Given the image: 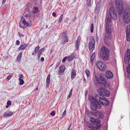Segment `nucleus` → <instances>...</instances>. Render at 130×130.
<instances>
[{
  "label": "nucleus",
  "mask_w": 130,
  "mask_h": 130,
  "mask_svg": "<svg viewBox=\"0 0 130 130\" xmlns=\"http://www.w3.org/2000/svg\"><path fill=\"white\" fill-rule=\"evenodd\" d=\"M109 51L107 48L105 46L102 47L100 51L101 58L104 60H107L109 58Z\"/></svg>",
  "instance_id": "nucleus-1"
},
{
  "label": "nucleus",
  "mask_w": 130,
  "mask_h": 130,
  "mask_svg": "<svg viewBox=\"0 0 130 130\" xmlns=\"http://www.w3.org/2000/svg\"><path fill=\"white\" fill-rule=\"evenodd\" d=\"M89 99L90 102H91L90 105L91 109L93 110H96L98 108L97 104H98L100 106V104H99L98 102L96 101V99H95L94 97L92 96H89Z\"/></svg>",
  "instance_id": "nucleus-2"
},
{
  "label": "nucleus",
  "mask_w": 130,
  "mask_h": 130,
  "mask_svg": "<svg viewBox=\"0 0 130 130\" xmlns=\"http://www.w3.org/2000/svg\"><path fill=\"white\" fill-rule=\"evenodd\" d=\"M90 121L93 124L95 125V126L93 127L92 126L93 128H94V129H98L100 128L102 124L100 123L101 120L99 118H95L94 117H91L90 119ZM89 126L91 127V126L88 125Z\"/></svg>",
  "instance_id": "nucleus-3"
},
{
  "label": "nucleus",
  "mask_w": 130,
  "mask_h": 130,
  "mask_svg": "<svg viewBox=\"0 0 130 130\" xmlns=\"http://www.w3.org/2000/svg\"><path fill=\"white\" fill-rule=\"evenodd\" d=\"M116 7L118 10V14L122 15L123 11V6L122 1L121 0H116L115 1Z\"/></svg>",
  "instance_id": "nucleus-4"
},
{
  "label": "nucleus",
  "mask_w": 130,
  "mask_h": 130,
  "mask_svg": "<svg viewBox=\"0 0 130 130\" xmlns=\"http://www.w3.org/2000/svg\"><path fill=\"white\" fill-rule=\"evenodd\" d=\"M124 22L126 24H128L130 22V8L127 7L123 14Z\"/></svg>",
  "instance_id": "nucleus-5"
},
{
  "label": "nucleus",
  "mask_w": 130,
  "mask_h": 130,
  "mask_svg": "<svg viewBox=\"0 0 130 130\" xmlns=\"http://www.w3.org/2000/svg\"><path fill=\"white\" fill-rule=\"evenodd\" d=\"M32 25L31 21H29L27 22L26 21L24 18L22 17L20 22V26L23 28H26L28 27H30Z\"/></svg>",
  "instance_id": "nucleus-6"
},
{
  "label": "nucleus",
  "mask_w": 130,
  "mask_h": 130,
  "mask_svg": "<svg viewBox=\"0 0 130 130\" xmlns=\"http://www.w3.org/2000/svg\"><path fill=\"white\" fill-rule=\"evenodd\" d=\"M104 38V42L106 43L108 39H111V28H106Z\"/></svg>",
  "instance_id": "nucleus-7"
},
{
  "label": "nucleus",
  "mask_w": 130,
  "mask_h": 130,
  "mask_svg": "<svg viewBox=\"0 0 130 130\" xmlns=\"http://www.w3.org/2000/svg\"><path fill=\"white\" fill-rule=\"evenodd\" d=\"M98 92L99 93L98 94H99V96L103 97V96H109L110 93L109 91L103 88H100L98 90Z\"/></svg>",
  "instance_id": "nucleus-8"
},
{
  "label": "nucleus",
  "mask_w": 130,
  "mask_h": 130,
  "mask_svg": "<svg viewBox=\"0 0 130 130\" xmlns=\"http://www.w3.org/2000/svg\"><path fill=\"white\" fill-rule=\"evenodd\" d=\"M115 8L112 6L110 7L109 13L111 18L114 20H116L117 19V16L116 13L115 12Z\"/></svg>",
  "instance_id": "nucleus-9"
},
{
  "label": "nucleus",
  "mask_w": 130,
  "mask_h": 130,
  "mask_svg": "<svg viewBox=\"0 0 130 130\" xmlns=\"http://www.w3.org/2000/svg\"><path fill=\"white\" fill-rule=\"evenodd\" d=\"M97 67L102 71H104L105 70L106 65L103 62L99 61H97L96 63Z\"/></svg>",
  "instance_id": "nucleus-10"
},
{
  "label": "nucleus",
  "mask_w": 130,
  "mask_h": 130,
  "mask_svg": "<svg viewBox=\"0 0 130 130\" xmlns=\"http://www.w3.org/2000/svg\"><path fill=\"white\" fill-rule=\"evenodd\" d=\"M130 50L128 49L125 53L124 61L126 64L128 63L130 59Z\"/></svg>",
  "instance_id": "nucleus-11"
},
{
  "label": "nucleus",
  "mask_w": 130,
  "mask_h": 130,
  "mask_svg": "<svg viewBox=\"0 0 130 130\" xmlns=\"http://www.w3.org/2000/svg\"><path fill=\"white\" fill-rule=\"evenodd\" d=\"M68 32L67 31L63 32L60 35L62 42L63 44L66 43L68 41L67 36Z\"/></svg>",
  "instance_id": "nucleus-12"
},
{
  "label": "nucleus",
  "mask_w": 130,
  "mask_h": 130,
  "mask_svg": "<svg viewBox=\"0 0 130 130\" xmlns=\"http://www.w3.org/2000/svg\"><path fill=\"white\" fill-rule=\"evenodd\" d=\"M95 41L94 38L92 37L91 38V42L89 43V50L92 51H93L95 48Z\"/></svg>",
  "instance_id": "nucleus-13"
},
{
  "label": "nucleus",
  "mask_w": 130,
  "mask_h": 130,
  "mask_svg": "<svg viewBox=\"0 0 130 130\" xmlns=\"http://www.w3.org/2000/svg\"><path fill=\"white\" fill-rule=\"evenodd\" d=\"M95 99L96 101L98 102L99 101L100 103L102 105H104V100L105 99L107 100V98L102 97L99 96V94H96L95 96Z\"/></svg>",
  "instance_id": "nucleus-14"
},
{
  "label": "nucleus",
  "mask_w": 130,
  "mask_h": 130,
  "mask_svg": "<svg viewBox=\"0 0 130 130\" xmlns=\"http://www.w3.org/2000/svg\"><path fill=\"white\" fill-rule=\"evenodd\" d=\"M105 76L108 79H112L113 76V75L112 72L109 70H108L105 74Z\"/></svg>",
  "instance_id": "nucleus-15"
},
{
  "label": "nucleus",
  "mask_w": 130,
  "mask_h": 130,
  "mask_svg": "<svg viewBox=\"0 0 130 130\" xmlns=\"http://www.w3.org/2000/svg\"><path fill=\"white\" fill-rule=\"evenodd\" d=\"M13 115L12 112L11 111H8L5 112L3 115V117H9Z\"/></svg>",
  "instance_id": "nucleus-16"
},
{
  "label": "nucleus",
  "mask_w": 130,
  "mask_h": 130,
  "mask_svg": "<svg viewBox=\"0 0 130 130\" xmlns=\"http://www.w3.org/2000/svg\"><path fill=\"white\" fill-rule=\"evenodd\" d=\"M65 66L62 65L60 66L59 68V70L58 72V73L60 75L63 73L65 69Z\"/></svg>",
  "instance_id": "nucleus-17"
},
{
  "label": "nucleus",
  "mask_w": 130,
  "mask_h": 130,
  "mask_svg": "<svg viewBox=\"0 0 130 130\" xmlns=\"http://www.w3.org/2000/svg\"><path fill=\"white\" fill-rule=\"evenodd\" d=\"M101 5L102 2L101 1H100L96 5L95 8V10L96 11H97V12H99V10L101 8Z\"/></svg>",
  "instance_id": "nucleus-18"
},
{
  "label": "nucleus",
  "mask_w": 130,
  "mask_h": 130,
  "mask_svg": "<svg viewBox=\"0 0 130 130\" xmlns=\"http://www.w3.org/2000/svg\"><path fill=\"white\" fill-rule=\"evenodd\" d=\"M106 28H111L109 27V24L110 22V19L109 17H107L106 20Z\"/></svg>",
  "instance_id": "nucleus-19"
},
{
  "label": "nucleus",
  "mask_w": 130,
  "mask_h": 130,
  "mask_svg": "<svg viewBox=\"0 0 130 130\" xmlns=\"http://www.w3.org/2000/svg\"><path fill=\"white\" fill-rule=\"evenodd\" d=\"M50 74H48L47 77L46 79V87L47 88H48L49 87L50 84Z\"/></svg>",
  "instance_id": "nucleus-20"
},
{
  "label": "nucleus",
  "mask_w": 130,
  "mask_h": 130,
  "mask_svg": "<svg viewBox=\"0 0 130 130\" xmlns=\"http://www.w3.org/2000/svg\"><path fill=\"white\" fill-rule=\"evenodd\" d=\"M76 75V72L74 69H73L71 72V79L72 80L74 79Z\"/></svg>",
  "instance_id": "nucleus-21"
},
{
  "label": "nucleus",
  "mask_w": 130,
  "mask_h": 130,
  "mask_svg": "<svg viewBox=\"0 0 130 130\" xmlns=\"http://www.w3.org/2000/svg\"><path fill=\"white\" fill-rule=\"evenodd\" d=\"M27 46V44H23L21 45L19 48L18 50H24Z\"/></svg>",
  "instance_id": "nucleus-22"
},
{
  "label": "nucleus",
  "mask_w": 130,
  "mask_h": 130,
  "mask_svg": "<svg viewBox=\"0 0 130 130\" xmlns=\"http://www.w3.org/2000/svg\"><path fill=\"white\" fill-rule=\"evenodd\" d=\"M97 116L101 119H102L103 117V114L99 111H98L96 113Z\"/></svg>",
  "instance_id": "nucleus-23"
},
{
  "label": "nucleus",
  "mask_w": 130,
  "mask_h": 130,
  "mask_svg": "<svg viewBox=\"0 0 130 130\" xmlns=\"http://www.w3.org/2000/svg\"><path fill=\"white\" fill-rule=\"evenodd\" d=\"M22 55V53H20L18 56L16 60L17 61L19 62L21 60Z\"/></svg>",
  "instance_id": "nucleus-24"
},
{
  "label": "nucleus",
  "mask_w": 130,
  "mask_h": 130,
  "mask_svg": "<svg viewBox=\"0 0 130 130\" xmlns=\"http://www.w3.org/2000/svg\"><path fill=\"white\" fill-rule=\"evenodd\" d=\"M95 53H93L91 56V63L92 64H93L94 63V60L95 56Z\"/></svg>",
  "instance_id": "nucleus-25"
},
{
  "label": "nucleus",
  "mask_w": 130,
  "mask_h": 130,
  "mask_svg": "<svg viewBox=\"0 0 130 130\" xmlns=\"http://www.w3.org/2000/svg\"><path fill=\"white\" fill-rule=\"evenodd\" d=\"M73 54H71L67 58V60L69 62L70 61L74 58Z\"/></svg>",
  "instance_id": "nucleus-26"
},
{
  "label": "nucleus",
  "mask_w": 130,
  "mask_h": 130,
  "mask_svg": "<svg viewBox=\"0 0 130 130\" xmlns=\"http://www.w3.org/2000/svg\"><path fill=\"white\" fill-rule=\"evenodd\" d=\"M80 43L78 42H76L75 44V48H76V50L78 49L80 45Z\"/></svg>",
  "instance_id": "nucleus-27"
},
{
  "label": "nucleus",
  "mask_w": 130,
  "mask_h": 130,
  "mask_svg": "<svg viewBox=\"0 0 130 130\" xmlns=\"http://www.w3.org/2000/svg\"><path fill=\"white\" fill-rule=\"evenodd\" d=\"M104 105L105 106H107L109 104V101L108 99L104 100Z\"/></svg>",
  "instance_id": "nucleus-28"
},
{
  "label": "nucleus",
  "mask_w": 130,
  "mask_h": 130,
  "mask_svg": "<svg viewBox=\"0 0 130 130\" xmlns=\"http://www.w3.org/2000/svg\"><path fill=\"white\" fill-rule=\"evenodd\" d=\"M99 76L100 79L101 81L105 82V80L104 78L103 75L102 74H100Z\"/></svg>",
  "instance_id": "nucleus-29"
},
{
  "label": "nucleus",
  "mask_w": 130,
  "mask_h": 130,
  "mask_svg": "<svg viewBox=\"0 0 130 130\" xmlns=\"http://www.w3.org/2000/svg\"><path fill=\"white\" fill-rule=\"evenodd\" d=\"M33 12H32L33 13V12L35 13H37L38 11V7H34L33 8Z\"/></svg>",
  "instance_id": "nucleus-30"
},
{
  "label": "nucleus",
  "mask_w": 130,
  "mask_h": 130,
  "mask_svg": "<svg viewBox=\"0 0 130 130\" xmlns=\"http://www.w3.org/2000/svg\"><path fill=\"white\" fill-rule=\"evenodd\" d=\"M126 29V34H130V25L127 26Z\"/></svg>",
  "instance_id": "nucleus-31"
},
{
  "label": "nucleus",
  "mask_w": 130,
  "mask_h": 130,
  "mask_svg": "<svg viewBox=\"0 0 130 130\" xmlns=\"http://www.w3.org/2000/svg\"><path fill=\"white\" fill-rule=\"evenodd\" d=\"M94 29V25L93 23H92L90 26V31L91 32H93Z\"/></svg>",
  "instance_id": "nucleus-32"
},
{
  "label": "nucleus",
  "mask_w": 130,
  "mask_h": 130,
  "mask_svg": "<svg viewBox=\"0 0 130 130\" xmlns=\"http://www.w3.org/2000/svg\"><path fill=\"white\" fill-rule=\"evenodd\" d=\"M126 40L128 41H130V34H126Z\"/></svg>",
  "instance_id": "nucleus-33"
},
{
  "label": "nucleus",
  "mask_w": 130,
  "mask_h": 130,
  "mask_svg": "<svg viewBox=\"0 0 130 130\" xmlns=\"http://www.w3.org/2000/svg\"><path fill=\"white\" fill-rule=\"evenodd\" d=\"M85 73L87 77H89L90 74V72L88 70H87L85 71Z\"/></svg>",
  "instance_id": "nucleus-34"
},
{
  "label": "nucleus",
  "mask_w": 130,
  "mask_h": 130,
  "mask_svg": "<svg viewBox=\"0 0 130 130\" xmlns=\"http://www.w3.org/2000/svg\"><path fill=\"white\" fill-rule=\"evenodd\" d=\"M19 80L20 82L19 84L20 85H22L24 84V82L22 79H19Z\"/></svg>",
  "instance_id": "nucleus-35"
},
{
  "label": "nucleus",
  "mask_w": 130,
  "mask_h": 130,
  "mask_svg": "<svg viewBox=\"0 0 130 130\" xmlns=\"http://www.w3.org/2000/svg\"><path fill=\"white\" fill-rule=\"evenodd\" d=\"M62 17H63V14H62L60 15V17L59 18V19L58 20V22H59L60 23L62 22Z\"/></svg>",
  "instance_id": "nucleus-36"
},
{
  "label": "nucleus",
  "mask_w": 130,
  "mask_h": 130,
  "mask_svg": "<svg viewBox=\"0 0 130 130\" xmlns=\"http://www.w3.org/2000/svg\"><path fill=\"white\" fill-rule=\"evenodd\" d=\"M39 49V47L38 46H37L36 47L35 50V52L36 53H37L38 51V50Z\"/></svg>",
  "instance_id": "nucleus-37"
},
{
  "label": "nucleus",
  "mask_w": 130,
  "mask_h": 130,
  "mask_svg": "<svg viewBox=\"0 0 130 130\" xmlns=\"http://www.w3.org/2000/svg\"><path fill=\"white\" fill-rule=\"evenodd\" d=\"M80 36H78L76 42L80 43Z\"/></svg>",
  "instance_id": "nucleus-38"
},
{
  "label": "nucleus",
  "mask_w": 130,
  "mask_h": 130,
  "mask_svg": "<svg viewBox=\"0 0 130 130\" xmlns=\"http://www.w3.org/2000/svg\"><path fill=\"white\" fill-rule=\"evenodd\" d=\"M55 111H51V115L54 116L55 115Z\"/></svg>",
  "instance_id": "nucleus-39"
},
{
  "label": "nucleus",
  "mask_w": 130,
  "mask_h": 130,
  "mask_svg": "<svg viewBox=\"0 0 130 130\" xmlns=\"http://www.w3.org/2000/svg\"><path fill=\"white\" fill-rule=\"evenodd\" d=\"M18 34H19V36L21 37H24V35H23L21 33H20V32H18Z\"/></svg>",
  "instance_id": "nucleus-40"
},
{
  "label": "nucleus",
  "mask_w": 130,
  "mask_h": 130,
  "mask_svg": "<svg viewBox=\"0 0 130 130\" xmlns=\"http://www.w3.org/2000/svg\"><path fill=\"white\" fill-rule=\"evenodd\" d=\"M76 17L75 16H73V18L72 19V21H73L74 22L76 20Z\"/></svg>",
  "instance_id": "nucleus-41"
},
{
  "label": "nucleus",
  "mask_w": 130,
  "mask_h": 130,
  "mask_svg": "<svg viewBox=\"0 0 130 130\" xmlns=\"http://www.w3.org/2000/svg\"><path fill=\"white\" fill-rule=\"evenodd\" d=\"M12 76V75H9L7 77V79L9 80L10 78H11V77Z\"/></svg>",
  "instance_id": "nucleus-42"
},
{
  "label": "nucleus",
  "mask_w": 130,
  "mask_h": 130,
  "mask_svg": "<svg viewBox=\"0 0 130 130\" xmlns=\"http://www.w3.org/2000/svg\"><path fill=\"white\" fill-rule=\"evenodd\" d=\"M16 44L17 45H19L20 44V42L19 40H17L16 42Z\"/></svg>",
  "instance_id": "nucleus-43"
},
{
  "label": "nucleus",
  "mask_w": 130,
  "mask_h": 130,
  "mask_svg": "<svg viewBox=\"0 0 130 130\" xmlns=\"http://www.w3.org/2000/svg\"><path fill=\"white\" fill-rule=\"evenodd\" d=\"M66 110H65L63 112L62 114V117H64L66 115Z\"/></svg>",
  "instance_id": "nucleus-44"
},
{
  "label": "nucleus",
  "mask_w": 130,
  "mask_h": 130,
  "mask_svg": "<svg viewBox=\"0 0 130 130\" xmlns=\"http://www.w3.org/2000/svg\"><path fill=\"white\" fill-rule=\"evenodd\" d=\"M91 1H87V4L88 5L90 6L91 5Z\"/></svg>",
  "instance_id": "nucleus-45"
},
{
  "label": "nucleus",
  "mask_w": 130,
  "mask_h": 130,
  "mask_svg": "<svg viewBox=\"0 0 130 130\" xmlns=\"http://www.w3.org/2000/svg\"><path fill=\"white\" fill-rule=\"evenodd\" d=\"M11 102L10 101H8L7 102V104L9 106H10L11 105Z\"/></svg>",
  "instance_id": "nucleus-46"
},
{
  "label": "nucleus",
  "mask_w": 130,
  "mask_h": 130,
  "mask_svg": "<svg viewBox=\"0 0 130 130\" xmlns=\"http://www.w3.org/2000/svg\"><path fill=\"white\" fill-rule=\"evenodd\" d=\"M96 40L97 41H98L99 39V37L98 36L97 34H96Z\"/></svg>",
  "instance_id": "nucleus-47"
},
{
  "label": "nucleus",
  "mask_w": 130,
  "mask_h": 130,
  "mask_svg": "<svg viewBox=\"0 0 130 130\" xmlns=\"http://www.w3.org/2000/svg\"><path fill=\"white\" fill-rule=\"evenodd\" d=\"M67 57H64L62 60V62H64L67 59Z\"/></svg>",
  "instance_id": "nucleus-48"
},
{
  "label": "nucleus",
  "mask_w": 130,
  "mask_h": 130,
  "mask_svg": "<svg viewBox=\"0 0 130 130\" xmlns=\"http://www.w3.org/2000/svg\"><path fill=\"white\" fill-rule=\"evenodd\" d=\"M19 79H22L21 78H23V75L21 74L20 75H19Z\"/></svg>",
  "instance_id": "nucleus-49"
},
{
  "label": "nucleus",
  "mask_w": 130,
  "mask_h": 130,
  "mask_svg": "<svg viewBox=\"0 0 130 130\" xmlns=\"http://www.w3.org/2000/svg\"><path fill=\"white\" fill-rule=\"evenodd\" d=\"M53 16L54 17H56V13L55 12H53L52 13Z\"/></svg>",
  "instance_id": "nucleus-50"
},
{
  "label": "nucleus",
  "mask_w": 130,
  "mask_h": 130,
  "mask_svg": "<svg viewBox=\"0 0 130 130\" xmlns=\"http://www.w3.org/2000/svg\"><path fill=\"white\" fill-rule=\"evenodd\" d=\"M88 91L87 90H86V91H85V97H86L87 95V94L88 93Z\"/></svg>",
  "instance_id": "nucleus-51"
},
{
  "label": "nucleus",
  "mask_w": 130,
  "mask_h": 130,
  "mask_svg": "<svg viewBox=\"0 0 130 130\" xmlns=\"http://www.w3.org/2000/svg\"><path fill=\"white\" fill-rule=\"evenodd\" d=\"M45 50V48H42L41 49H40V50L39 51V52H40V51L41 52V51H44Z\"/></svg>",
  "instance_id": "nucleus-52"
},
{
  "label": "nucleus",
  "mask_w": 130,
  "mask_h": 130,
  "mask_svg": "<svg viewBox=\"0 0 130 130\" xmlns=\"http://www.w3.org/2000/svg\"><path fill=\"white\" fill-rule=\"evenodd\" d=\"M44 60V58L43 57L41 58L40 59V60L41 61H43Z\"/></svg>",
  "instance_id": "nucleus-53"
},
{
  "label": "nucleus",
  "mask_w": 130,
  "mask_h": 130,
  "mask_svg": "<svg viewBox=\"0 0 130 130\" xmlns=\"http://www.w3.org/2000/svg\"><path fill=\"white\" fill-rule=\"evenodd\" d=\"M6 0H3L2 2V5H3L5 3Z\"/></svg>",
  "instance_id": "nucleus-54"
},
{
  "label": "nucleus",
  "mask_w": 130,
  "mask_h": 130,
  "mask_svg": "<svg viewBox=\"0 0 130 130\" xmlns=\"http://www.w3.org/2000/svg\"><path fill=\"white\" fill-rule=\"evenodd\" d=\"M71 125H72V123L71 122L70 123L69 125L68 128H69V129H70V128L71 126Z\"/></svg>",
  "instance_id": "nucleus-55"
},
{
  "label": "nucleus",
  "mask_w": 130,
  "mask_h": 130,
  "mask_svg": "<svg viewBox=\"0 0 130 130\" xmlns=\"http://www.w3.org/2000/svg\"><path fill=\"white\" fill-rule=\"evenodd\" d=\"M60 64L59 63H57V64L56 65V68H55L56 69L58 67V66H59V64Z\"/></svg>",
  "instance_id": "nucleus-56"
},
{
  "label": "nucleus",
  "mask_w": 130,
  "mask_h": 130,
  "mask_svg": "<svg viewBox=\"0 0 130 130\" xmlns=\"http://www.w3.org/2000/svg\"><path fill=\"white\" fill-rule=\"evenodd\" d=\"M25 16L26 17H30V15L29 14H28V13H27V14H25Z\"/></svg>",
  "instance_id": "nucleus-57"
},
{
  "label": "nucleus",
  "mask_w": 130,
  "mask_h": 130,
  "mask_svg": "<svg viewBox=\"0 0 130 130\" xmlns=\"http://www.w3.org/2000/svg\"><path fill=\"white\" fill-rule=\"evenodd\" d=\"M71 95H72L69 94L68 97L67 98L68 99H69L71 97Z\"/></svg>",
  "instance_id": "nucleus-58"
},
{
  "label": "nucleus",
  "mask_w": 130,
  "mask_h": 130,
  "mask_svg": "<svg viewBox=\"0 0 130 130\" xmlns=\"http://www.w3.org/2000/svg\"><path fill=\"white\" fill-rule=\"evenodd\" d=\"M9 106L7 104V105L6 106V108H8V107Z\"/></svg>",
  "instance_id": "nucleus-59"
},
{
  "label": "nucleus",
  "mask_w": 130,
  "mask_h": 130,
  "mask_svg": "<svg viewBox=\"0 0 130 130\" xmlns=\"http://www.w3.org/2000/svg\"><path fill=\"white\" fill-rule=\"evenodd\" d=\"M40 54H38V57L39 58L40 57Z\"/></svg>",
  "instance_id": "nucleus-60"
},
{
  "label": "nucleus",
  "mask_w": 130,
  "mask_h": 130,
  "mask_svg": "<svg viewBox=\"0 0 130 130\" xmlns=\"http://www.w3.org/2000/svg\"><path fill=\"white\" fill-rule=\"evenodd\" d=\"M83 80H84V81L85 82H86V79H85V78H83Z\"/></svg>",
  "instance_id": "nucleus-61"
},
{
  "label": "nucleus",
  "mask_w": 130,
  "mask_h": 130,
  "mask_svg": "<svg viewBox=\"0 0 130 130\" xmlns=\"http://www.w3.org/2000/svg\"><path fill=\"white\" fill-rule=\"evenodd\" d=\"M72 92H70V93H69V94H70V95H72Z\"/></svg>",
  "instance_id": "nucleus-62"
},
{
  "label": "nucleus",
  "mask_w": 130,
  "mask_h": 130,
  "mask_svg": "<svg viewBox=\"0 0 130 130\" xmlns=\"http://www.w3.org/2000/svg\"><path fill=\"white\" fill-rule=\"evenodd\" d=\"M38 87H37V88L36 89H35V90H34L35 91V90H38Z\"/></svg>",
  "instance_id": "nucleus-63"
},
{
  "label": "nucleus",
  "mask_w": 130,
  "mask_h": 130,
  "mask_svg": "<svg viewBox=\"0 0 130 130\" xmlns=\"http://www.w3.org/2000/svg\"><path fill=\"white\" fill-rule=\"evenodd\" d=\"M32 1H37V0H31Z\"/></svg>",
  "instance_id": "nucleus-64"
}]
</instances>
